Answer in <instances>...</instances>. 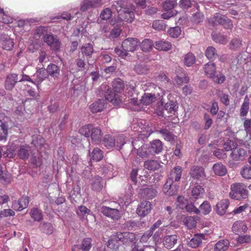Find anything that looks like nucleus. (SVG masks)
I'll return each mask as SVG.
<instances>
[{"label": "nucleus", "instance_id": "obj_44", "mask_svg": "<svg viewBox=\"0 0 251 251\" xmlns=\"http://www.w3.org/2000/svg\"><path fill=\"white\" fill-rule=\"evenodd\" d=\"M103 157L102 151L98 148H94L92 153V159L95 161H99Z\"/></svg>", "mask_w": 251, "mask_h": 251}, {"label": "nucleus", "instance_id": "obj_5", "mask_svg": "<svg viewBox=\"0 0 251 251\" xmlns=\"http://www.w3.org/2000/svg\"><path fill=\"white\" fill-rule=\"evenodd\" d=\"M43 39L51 50L58 51L60 50L61 44L56 35H53L51 33L46 34L43 37Z\"/></svg>", "mask_w": 251, "mask_h": 251}, {"label": "nucleus", "instance_id": "obj_15", "mask_svg": "<svg viewBox=\"0 0 251 251\" xmlns=\"http://www.w3.org/2000/svg\"><path fill=\"white\" fill-rule=\"evenodd\" d=\"M0 43L3 46V49L7 50H10L14 47L13 40L7 35L0 34Z\"/></svg>", "mask_w": 251, "mask_h": 251}, {"label": "nucleus", "instance_id": "obj_40", "mask_svg": "<svg viewBox=\"0 0 251 251\" xmlns=\"http://www.w3.org/2000/svg\"><path fill=\"white\" fill-rule=\"evenodd\" d=\"M204 193V190L201 185L195 186L192 190V196L195 199L201 198Z\"/></svg>", "mask_w": 251, "mask_h": 251}, {"label": "nucleus", "instance_id": "obj_42", "mask_svg": "<svg viewBox=\"0 0 251 251\" xmlns=\"http://www.w3.org/2000/svg\"><path fill=\"white\" fill-rule=\"evenodd\" d=\"M156 97L154 95L151 93L145 94L142 96L141 102L145 105H150L155 100Z\"/></svg>", "mask_w": 251, "mask_h": 251}, {"label": "nucleus", "instance_id": "obj_21", "mask_svg": "<svg viewBox=\"0 0 251 251\" xmlns=\"http://www.w3.org/2000/svg\"><path fill=\"white\" fill-rule=\"evenodd\" d=\"M248 229L247 225L244 221H237L234 223L232 230L236 234L239 233L246 232Z\"/></svg>", "mask_w": 251, "mask_h": 251}, {"label": "nucleus", "instance_id": "obj_53", "mask_svg": "<svg viewBox=\"0 0 251 251\" xmlns=\"http://www.w3.org/2000/svg\"><path fill=\"white\" fill-rule=\"evenodd\" d=\"M165 109L169 113H172L177 110L178 106L176 102L170 101L167 102L164 106Z\"/></svg>", "mask_w": 251, "mask_h": 251}, {"label": "nucleus", "instance_id": "obj_13", "mask_svg": "<svg viewBox=\"0 0 251 251\" xmlns=\"http://www.w3.org/2000/svg\"><path fill=\"white\" fill-rule=\"evenodd\" d=\"M99 210L104 215L113 219H117L119 218V212L116 208H112L106 206H102Z\"/></svg>", "mask_w": 251, "mask_h": 251}, {"label": "nucleus", "instance_id": "obj_51", "mask_svg": "<svg viewBox=\"0 0 251 251\" xmlns=\"http://www.w3.org/2000/svg\"><path fill=\"white\" fill-rule=\"evenodd\" d=\"M146 197L148 199H152L155 197L157 194V191L153 188H147L143 190Z\"/></svg>", "mask_w": 251, "mask_h": 251}, {"label": "nucleus", "instance_id": "obj_35", "mask_svg": "<svg viewBox=\"0 0 251 251\" xmlns=\"http://www.w3.org/2000/svg\"><path fill=\"white\" fill-rule=\"evenodd\" d=\"M229 245L228 240L224 239L219 241L215 245V251H225Z\"/></svg>", "mask_w": 251, "mask_h": 251}, {"label": "nucleus", "instance_id": "obj_57", "mask_svg": "<svg viewBox=\"0 0 251 251\" xmlns=\"http://www.w3.org/2000/svg\"><path fill=\"white\" fill-rule=\"evenodd\" d=\"M120 244L116 242L112 236L107 242V247L111 249L112 251H117L119 247Z\"/></svg>", "mask_w": 251, "mask_h": 251}, {"label": "nucleus", "instance_id": "obj_62", "mask_svg": "<svg viewBox=\"0 0 251 251\" xmlns=\"http://www.w3.org/2000/svg\"><path fill=\"white\" fill-rule=\"evenodd\" d=\"M242 40L240 39H233L229 43V48L231 50H236L240 48L242 46Z\"/></svg>", "mask_w": 251, "mask_h": 251}, {"label": "nucleus", "instance_id": "obj_50", "mask_svg": "<svg viewBox=\"0 0 251 251\" xmlns=\"http://www.w3.org/2000/svg\"><path fill=\"white\" fill-rule=\"evenodd\" d=\"M205 55L209 59H214L217 56V53L216 49L213 47H208L205 51Z\"/></svg>", "mask_w": 251, "mask_h": 251}, {"label": "nucleus", "instance_id": "obj_30", "mask_svg": "<svg viewBox=\"0 0 251 251\" xmlns=\"http://www.w3.org/2000/svg\"><path fill=\"white\" fill-rule=\"evenodd\" d=\"M115 9L117 10L118 15L120 17V18H122V17H124L126 15V3L124 0H119L116 4L113 5Z\"/></svg>", "mask_w": 251, "mask_h": 251}, {"label": "nucleus", "instance_id": "obj_4", "mask_svg": "<svg viewBox=\"0 0 251 251\" xmlns=\"http://www.w3.org/2000/svg\"><path fill=\"white\" fill-rule=\"evenodd\" d=\"M208 21L212 26L221 25L226 29H231L233 27V24L231 20L226 16L219 13H216L213 17L209 19Z\"/></svg>", "mask_w": 251, "mask_h": 251}, {"label": "nucleus", "instance_id": "obj_47", "mask_svg": "<svg viewBox=\"0 0 251 251\" xmlns=\"http://www.w3.org/2000/svg\"><path fill=\"white\" fill-rule=\"evenodd\" d=\"M177 0H167L163 3V9L166 11H172V10L176 5Z\"/></svg>", "mask_w": 251, "mask_h": 251}, {"label": "nucleus", "instance_id": "obj_22", "mask_svg": "<svg viewBox=\"0 0 251 251\" xmlns=\"http://www.w3.org/2000/svg\"><path fill=\"white\" fill-rule=\"evenodd\" d=\"M91 131L92 142L96 144H99L101 142L102 139L101 130L98 127H92Z\"/></svg>", "mask_w": 251, "mask_h": 251}, {"label": "nucleus", "instance_id": "obj_18", "mask_svg": "<svg viewBox=\"0 0 251 251\" xmlns=\"http://www.w3.org/2000/svg\"><path fill=\"white\" fill-rule=\"evenodd\" d=\"M229 204V201L227 199L222 200L216 205L215 210L216 213L219 215H224L226 214Z\"/></svg>", "mask_w": 251, "mask_h": 251}, {"label": "nucleus", "instance_id": "obj_29", "mask_svg": "<svg viewBox=\"0 0 251 251\" xmlns=\"http://www.w3.org/2000/svg\"><path fill=\"white\" fill-rule=\"evenodd\" d=\"M30 148L28 146H21L17 151L18 157L23 160L28 159L29 155Z\"/></svg>", "mask_w": 251, "mask_h": 251}, {"label": "nucleus", "instance_id": "obj_16", "mask_svg": "<svg viewBox=\"0 0 251 251\" xmlns=\"http://www.w3.org/2000/svg\"><path fill=\"white\" fill-rule=\"evenodd\" d=\"M178 236L176 235H170L165 236L162 242L166 248L171 249L176 244Z\"/></svg>", "mask_w": 251, "mask_h": 251}, {"label": "nucleus", "instance_id": "obj_49", "mask_svg": "<svg viewBox=\"0 0 251 251\" xmlns=\"http://www.w3.org/2000/svg\"><path fill=\"white\" fill-rule=\"evenodd\" d=\"M175 81L176 84L180 85L183 83H188L189 81V78L185 73H182L176 76L175 78Z\"/></svg>", "mask_w": 251, "mask_h": 251}, {"label": "nucleus", "instance_id": "obj_3", "mask_svg": "<svg viewBox=\"0 0 251 251\" xmlns=\"http://www.w3.org/2000/svg\"><path fill=\"white\" fill-rule=\"evenodd\" d=\"M205 75L209 77L212 78V80L215 83L221 84L225 80V75L221 73L215 75L216 68L215 64L209 62L204 65V67Z\"/></svg>", "mask_w": 251, "mask_h": 251}, {"label": "nucleus", "instance_id": "obj_45", "mask_svg": "<svg viewBox=\"0 0 251 251\" xmlns=\"http://www.w3.org/2000/svg\"><path fill=\"white\" fill-rule=\"evenodd\" d=\"M200 212L204 214L207 215L211 211V207L210 203L207 201H204L200 206Z\"/></svg>", "mask_w": 251, "mask_h": 251}, {"label": "nucleus", "instance_id": "obj_25", "mask_svg": "<svg viewBox=\"0 0 251 251\" xmlns=\"http://www.w3.org/2000/svg\"><path fill=\"white\" fill-rule=\"evenodd\" d=\"M150 149L151 151V154H157L160 152L162 149V142L159 139H155L150 143Z\"/></svg>", "mask_w": 251, "mask_h": 251}, {"label": "nucleus", "instance_id": "obj_43", "mask_svg": "<svg viewBox=\"0 0 251 251\" xmlns=\"http://www.w3.org/2000/svg\"><path fill=\"white\" fill-rule=\"evenodd\" d=\"M153 44L151 39H146L141 44V50L144 52H148L152 49Z\"/></svg>", "mask_w": 251, "mask_h": 251}, {"label": "nucleus", "instance_id": "obj_58", "mask_svg": "<svg viewBox=\"0 0 251 251\" xmlns=\"http://www.w3.org/2000/svg\"><path fill=\"white\" fill-rule=\"evenodd\" d=\"M237 241L239 244H249L251 242V236L250 235H239L237 238Z\"/></svg>", "mask_w": 251, "mask_h": 251}, {"label": "nucleus", "instance_id": "obj_61", "mask_svg": "<svg viewBox=\"0 0 251 251\" xmlns=\"http://www.w3.org/2000/svg\"><path fill=\"white\" fill-rule=\"evenodd\" d=\"M0 141L6 140L8 136V125H4L0 127Z\"/></svg>", "mask_w": 251, "mask_h": 251}, {"label": "nucleus", "instance_id": "obj_17", "mask_svg": "<svg viewBox=\"0 0 251 251\" xmlns=\"http://www.w3.org/2000/svg\"><path fill=\"white\" fill-rule=\"evenodd\" d=\"M178 187L173 185L171 179H167L163 188V192L167 195L173 196L176 194Z\"/></svg>", "mask_w": 251, "mask_h": 251}, {"label": "nucleus", "instance_id": "obj_39", "mask_svg": "<svg viewBox=\"0 0 251 251\" xmlns=\"http://www.w3.org/2000/svg\"><path fill=\"white\" fill-rule=\"evenodd\" d=\"M112 86L115 92L120 93L124 90L125 84L121 79L116 78L112 82Z\"/></svg>", "mask_w": 251, "mask_h": 251}, {"label": "nucleus", "instance_id": "obj_14", "mask_svg": "<svg viewBox=\"0 0 251 251\" xmlns=\"http://www.w3.org/2000/svg\"><path fill=\"white\" fill-rule=\"evenodd\" d=\"M48 76V72L46 69L41 68L38 70L36 73L33 75L34 79V84L36 85L37 88H39L40 84Z\"/></svg>", "mask_w": 251, "mask_h": 251}, {"label": "nucleus", "instance_id": "obj_59", "mask_svg": "<svg viewBox=\"0 0 251 251\" xmlns=\"http://www.w3.org/2000/svg\"><path fill=\"white\" fill-rule=\"evenodd\" d=\"M195 62V57L192 53L187 54L184 58V63L187 66H190Z\"/></svg>", "mask_w": 251, "mask_h": 251}, {"label": "nucleus", "instance_id": "obj_60", "mask_svg": "<svg viewBox=\"0 0 251 251\" xmlns=\"http://www.w3.org/2000/svg\"><path fill=\"white\" fill-rule=\"evenodd\" d=\"M125 138L123 134L119 135L116 139V145L115 148L119 151H121L122 147L125 145L126 142Z\"/></svg>", "mask_w": 251, "mask_h": 251}, {"label": "nucleus", "instance_id": "obj_7", "mask_svg": "<svg viewBox=\"0 0 251 251\" xmlns=\"http://www.w3.org/2000/svg\"><path fill=\"white\" fill-rule=\"evenodd\" d=\"M247 156V152L243 149L236 146L229 155L232 161L238 162L243 161Z\"/></svg>", "mask_w": 251, "mask_h": 251}, {"label": "nucleus", "instance_id": "obj_9", "mask_svg": "<svg viewBox=\"0 0 251 251\" xmlns=\"http://www.w3.org/2000/svg\"><path fill=\"white\" fill-rule=\"evenodd\" d=\"M92 239L84 238L81 244L75 245L72 247V251H89L92 248Z\"/></svg>", "mask_w": 251, "mask_h": 251}, {"label": "nucleus", "instance_id": "obj_31", "mask_svg": "<svg viewBox=\"0 0 251 251\" xmlns=\"http://www.w3.org/2000/svg\"><path fill=\"white\" fill-rule=\"evenodd\" d=\"M154 132L160 133L165 140L171 141L174 139V135L167 128L155 129Z\"/></svg>", "mask_w": 251, "mask_h": 251}, {"label": "nucleus", "instance_id": "obj_2", "mask_svg": "<svg viewBox=\"0 0 251 251\" xmlns=\"http://www.w3.org/2000/svg\"><path fill=\"white\" fill-rule=\"evenodd\" d=\"M230 197L236 200H245L248 197V191L243 183L236 182L230 185Z\"/></svg>", "mask_w": 251, "mask_h": 251}, {"label": "nucleus", "instance_id": "obj_24", "mask_svg": "<svg viewBox=\"0 0 251 251\" xmlns=\"http://www.w3.org/2000/svg\"><path fill=\"white\" fill-rule=\"evenodd\" d=\"M46 70L48 72V76L50 75L52 77L57 78L60 75V68L55 64L50 63L49 64Z\"/></svg>", "mask_w": 251, "mask_h": 251}, {"label": "nucleus", "instance_id": "obj_38", "mask_svg": "<svg viewBox=\"0 0 251 251\" xmlns=\"http://www.w3.org/2000/svg\"><path fill=\"white\" fill-rule=\"evenodd\" d=\"M42 232L47 234H51L53 232V227L52 225L50 223L44 222L41 223L39 226Z\"/></svg>", "mask_w": 251, "mask_h": 251}, {"label": "nucleus", "instance_id": "obj_19", "mask_svg": "<svg viewBox=\"0 0 251 251\" xmlns=\"http://www.w3.org/2000/svg\"><path fill=\"white\" fill-rule=\"evenodd\" d=\"M136 240L135 234L131 232H128L126 234V240L129 241L131 243L133 244L134 247L132 248V251H148L150 250H153V248L151 247H146L144 249L141 248H139L138 245H136V242L134 241Z\"/></svg>", "mask_w": 251, "mask_h": 251}, {"label": "nucleus", "instance_id": "obj_26", "mask_svg": "<svg viewBox=\"0 0 251 251\" xmlns=\"http://www.w3.org/2000/svg\"><path fill=\"white\" fill-rule=\"evenodd\" d=\"M100 4V0H85L81 5L80 9L81 11H85L90 8L97 7Z\"/></svg>", "mask_w": 251, "mask_h": 251}, {"label": "nucleus", "instance_id": "obj_32", "mask_svg": "<svg viewBox=\"0 0 251 251\" xmlns=\"http://www.w3.org/2000/svg\"><path fill=\"white\" fill-rule=\"evenodd\" d=\"M171 47L172 45L170 43L163 40L156 41L154 44V48L160 50H168L171 49Z\"/></svg>", "mask_w": 251, "mask_h": 251}, {"label": "nucleus", "instance_id": "obj_36", "mask_svg": "<svg viewBox=\"0 0 251 251\" xmlns=\"http://www.w3.org/2000/svg\"><path fill=\"white\" fill-rule=\"evenodd\" d=\"M160 165L158 161L154 160H149L144 162V167L150 171H154L159 168Z\"/></svg>", "mask_w": 251, "mask_h": 251}, {"label": "nucleus", "instance_id": "obj_11", "mask_svg": "<svg viewBox=\"0 0 251 251\" xmlns=\"http://www.w3.org/2000/svg\"><path fill=\"white\" fill-rule=\"evenodd\" d=\"M93 45L91 43H86L83 45L80 48V52L83 57L85 56L87 59V63L89 65H92V63L88 59L92 57L94 52Z\"/></svg>", "mask_w": 251, "mask_h": 251}, {"label": "nucleus", "instance_id": "obj_28", "mask_svg": "<svg viewBox=\"0 0 251 251\" xmlns=\"http://www.w3.org/2000/svg\"><path fill=\"white\" fill-rule=\"evenodd\" d=\"M181 168L180 166H176L172 170L170 173V176L168 179H171L172 183H173L174 180L178 181L181 178Z\"/></svg>", "mask_w": 251, "mask_h": 251}, {"label": "nucleus", "instance_id": "obj_34", "mask_svg": "<svg viewBox=\"0 0 251 251\" xmlns=\"http://www.w3.org/2000/svg\"><path fill=\"white\" fill-rule=\"evenodd\" d=\"M213 170L214 173L219 176H224L227 172L226 167L221 163L215 164L213 166Z\"/></svg>", "mask_w": 251, "mask_h": 251}, {"label": "nucleus", "instance_id": "obj_48", "mask_svg": "<svg viewBox=\"0 0 251 251\" xmlns=\"http://www.w3.org/2000/svg\"><path fill=\"white\" fill-rule=\"evenodd\" d=\"M103 187L102 178L99 176H96L94 177V181L92 184V189L96 191H100Z\"/></svg>", "mask_w": 251, "mask_h": 251}, {"label": "nucleus", "instance_id": "obj_8", "mask_svg": "<svg viewBox=\"0 0 251 251\" xmlns=\"http://www.w3.org/2000/svg\"><path fill=\"white\" fill-rule=\"evenodd\" d=\"M152 209L151 203L144 201L138 206L136 210L137 214L141 217H145L149 214Z\"/></svg>", "mask_w": 251, "mask_h": 251}, {"label": "nucleus", "instance_id": "obj_20", "mask_svg": "<svg viewBox=\"0 0 251 251\" xmlns=\"http://www.w3.org/2000/svg\"><path fill=\"white\" fill-rule=\"evenodd\" d=\"M136 141L132 142V144L134 149L136 151L137 154L141 157H145L151 154L149 147L147 145H143L141 148L137 149L136 148Z\"/></svg>", "mask_w": 251, "mask_h": 251}, {"label": "nucleus", "instance_id": "obj_64", "mask_svg": "<svg viewBox=\"0 0 251 251\" xmlns=\"http://www.w3.org/2000/svg\"><path fill=\"white\" fill-rule=\"evenodd\" d=\"M237 146V144L231 140L227 141L224 145V149L226 151H231L234 149Z\"/></svg>", "mask_w": 251, "mask_h": 251}, {"label": "nucleus", "instance_id": "obj_56", "mask_svg": "<svg viewBox=\"0 0 251 251\" xmlns=\"http://www.w3.org/2000/svg\"><path fill=\"white\" fill-rule=\"evenodd\" d=\"M181 32V30L180 27L179 26L171 27L168 30V34L173 38L178 37Z\"/></svg>", "mask_w": 251, "mask_h": 251}, {"label": "nucleus", "instance_id": "obj_52", "mask_svg": "<svg viewBox=\"0 0 251 251\" xmlns=\"http://www.w3.org/2000/svg\"><path fill=\"white\" fill-rule=\"evenodd\" d=\"M240 174L244 178L251 179V167L249 165L244 166L241 170Z\"/></svg>", "mask_w": 251, "mask_h": 251}, {"label": "nucleus", "instance_id": "obj_12", "mask_svg": "<svg viewBox=\"0 0 251 251\" xmlns=\"http://www.w3.org/2000/svg\"><path fill=\"white\" fill-rule=\"evenodd\" d=\"M189 174L194 179H203L205 177L204 169L200 166H193L190 170Z\"/></svg>", "mask_w": 251, "mask_h": 251}, {"label": "nucleus", "instance_id": "obj_6", "mask_svg": "<svg viewBox=\"0 0 251 251\" xmlns=\"http://www.w3.org/2000/svg\"><path fill=\"white\" fill-rule=\"evenodd\" d=\"M18 82L19 81L18 74L16 73L9 74L5 77L4 83V88L6 90L11 91Z\"/></svg>", "mask_w": 251, "mask_h": 251}, {"label": "nucleus", "instance_id": "obj_41", "mask_svg": "<svg viewBox=\"0 0 251 251\" xmlns=\"http://www.w3.org/2000/svg\"><path fill=\"white\" fill-rule=\"evenodd\" d=\"M213 40L216 43L225 44L227 42V39L223 35L220 33L213 31L211 34Z\"/></svg>", "mask_w": 251, "mask_h": 251}, {"label": "nucleus", "instance_id": "obj_55", "mask_svg": "<svg viewBox=\"0 0 251 251\" xmlns=\"http://www.w3.org/2000/svg\"><path fill=\"white\" fill-rule=\"evenodd\" d=\"M134 70L138 74H146L147 73L149 68L144 64H139L135 66Z\"/></svg>", "mask_w": 251, "mask_h": 251}, {"label": "nucleus", "instance_id": "obj_27", "mask_svg": "<svg viewBox=\"0 0 251 251\" xmlns=\"http://www.w3.org/2000/svg\"><path fill=\"white\" fill-rule=\"evenodd\" d=\"M140 42L137 38H128L126 39V51H134L139 45Z\"/></svg>", "mask_w": 251, "mask_h": 251}, {"label": "nucleus", "instance_id": "obj_37", "mask_svg": "<svg viewBox=\"0 0 251 251\" xmlns=\"http://www.w3.org/2000/svg\"><path fill=\"white\" fill-rule=\"evenodd\" d=\"M102 142L104 146L107 149H111L116 145V140L109 135H105Z\"/></svg>", "mask_w": 251, "mask_h": 251}, {"label": "nucleus", "instance_id": "obj_10", "mask_svg": "<svg viewBox=\"0 0 251 251\" xmlns=\"http://www.w3.org/2000/svg\"><path fill=\"white\" fill-rule=\"evenodd\" d=\"M205 239V234L202 233H197L195 234L193 237L187 242V245L190 248L196 249L201 246L202 243V240Z\"/></svg>", "mask_w": 251, "mask_h": 251}, {"label": "nucleus", "instance_id": "obj_1", "mask_svg": "<svg viewBox=\"0 0 251 251\" xmlns=\"http://www.w3.org/2000/svg\"><path fill=\"white\" fill-rule=\"evenodd\" d=\"M105 100L99 99L90 106V108L93 113H97L102 111L106 105V100L111 102L115 105H118L121 102V100L119 95L116 94L109 88L105 91Z\"/></svg>", "mask_w": 251, "mask_h": 251}, {"label": "nucleus", "instance_id": "obj_23", "mask_svg": "<svg viewBox=\"0 0 251 251\" xmlns=\"http://www.w3.org/2000/svg\"><path fill=\"white\" fill-rule=\"evenodd\" d=\"M138 126L141 129L139 131L143 133V134L146 136H149L152 133L154 132L153 130L149 126L148 123L145 120H141L138 122Z\"/></svg>", "mask_w": 251, "mask_h": 251}, {"label": "nucleus", "instance_id": "obj_63", "mask_svg": "<svg viewBox=\"0 0 251 251\" xmlns=\"http://www.w3.org/2000/svg\"><path fill=\"white\" fill-rule=\"evenodd\" d=\"M112 12L109 8L104 9L100 14V18L103 20H107L111 18Z\"/></svg>", "mask_w": 251, "mask_h": 251}, {"label": "nucleus", "instance_id": "obj_54", "mask_svg": "<svg viewBox=\"0 0 251 251\" xmlns=\"http://www.w3.org/2000/svg\"><path fill=\"white\" fill-rule=\"evenodd\" d=\"M93 126L91 125H87L82 126L79 129V132L81 135L89 137L90 135V133Z\"/></svg>", "mask_w": 251, "mask_h": 251}, {"label": "nucleus", "instance_id": "obj_46", "mask_svg": "<svg viewBox=\"0 0 251 251\" xmlns=\"http://www.w3.org/2000/svg\"><path fill=\"white\" fill-rule=\"evenodd\" d=\"M31 217L35 221L39 222L43 219V215L40 210L38 208H33L30 213Z\"/></svg>", "mask_w": 251, "mask_h": 251}, {"label": "nucleus", "instance_id": "obj_33", "mask_svg": "<svg viewBox=\"0 0 251 251\" xmlns=\"http://www.w3.org/2000/svg\"><path fill=\"white\" fill-rule=\"evenodd\" d=\"M126 90H128V101H129V102L134 105L137 104L138 100L137 98V94L135 92L134 87L130 86L126 88Z\"/></svg>", "mask_w": 251, "mask_h": 251}]
</instances>
